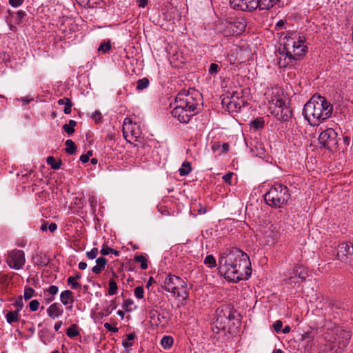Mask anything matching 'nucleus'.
<instances>
[{
  "label": "nucleus",
  "mask_w": 353,
  "mask_h": 353,
  "mask_svg": "<svg viewBox=\"0 0 353 353\" xmlns=\"http://www.w3.org/2000/svg\"><path fill=\"white\" fill-rule=\"evenodd\" d=\"M261 233L265 243L268 245L275 244L279 237L277 228L273 224L264 226L261 230Z\"/></svg>",
  "instance_id": "f8f14e48"
},
{
  "label": "nucleus",
  "mask_w": 353,
  "mask_h": 353,
  "mask_svg": "<svg viewBox=\"0 0 353 353\" xmlns=\"http://www.w3.org/2000/svg\"><path fill=\"white\" fill-rule=\"evenodd\" d=\"M112 45L110 40L102 42L98 48V51L102 53H106L111 49Z\"/></svg>",
  "instance_id": "473e14b6"
},
{
  "label": "nucleus",
  "mask_w": 353,
  "mask_h": 353,
  "mask_svg": "<svg viewBox=\"0 0 353 353\" xmlns=\"http://www.w3.org/2000/svg\"><path fill=\"white\" fill-rule=\"evenodd\" d=\"M66 334L70 338H74L79 335V332L78 330V325L77 324L71 325L66 331Z\"/></svg>",
  "instance_id": "c756f323"
},
{
  "label": "nucleus",
  "mask_w": 353,
  "mask_h": 353,
  "mask_svg": "<svg viewBox=\"0 0 353 353\" xmlns=\"http://www.w3.org/2000/svg\"><path fill=\"white\" fill-rule=\"evenodd\" d=\"M252 127L254 130L262 128L264 125V121L261 119H256L252 121Z\"/></svg>",
  "instance_id": "37998d69"
},
{
  "label": "nucleus",
  "mask_w": 353,
  "mask_h": 353,
  "mask_svg": "<svg viewBox=\"0 0 353 353\" xmlns=\"http://www.w3.org/2000/svg\"><path fill=\"white\" fill-rule=\"evenodd\" d=\"M6 319L9 324L17 323L20 320L19 312L17 311H10L6 315Z\"/></svg>",
  "instance_id": "4be33fe9"
},
{
  "label": "nucleus",
  "mask_w": 353,
  "mask_h": 353,
  "mask_svg": "<svg viewBox=\"0 0 353 353\" xmlns=\"http://www.w3.org/2000/svg\"><path fill=\"white\" fill-rule=\"evenodd\" d=\"M57 228V225L56 223H52L49 225L48 226V229L51 232H54Z\"/></svg>",
  "instance_id": "e2e57ef3"
},
{
  "label": "nucleus",
  "mask_w": 353,
  "mask_h": 353,
  "mask_svg": "<svg viewBox=\"0 0 353 353\" xmlns=\"http://www.w3.org/2000/svg\"><path fill=\"white\" fill-rule=\"evenodd\" d=\"M76 125L77 122L74 120H70L68 123L63 125V129L68 135H72L75 131Z\"/></svg>",
  "instance_id": "cd10ccee"
},
{
  "label": "nucleus",
  "mask_w": 353,
  "mask_h": 353,
  "mask_svg": "<svg viewBox=\"0 0 353 353\" xmlns=\"http://www.w3.org/2000/svg\"><path fill=\"white\" fill-rule=\"evenodd\" d=\"M332 110V105L325 97L314 95L305 104L303 114L311 125L316 126L330 118Z\"/></svg>",
  "instance_id": "7ed1b4c3"
},
{
  "label": "nucleus",
  "mask_w": 353,
  "mask_h": 353,
  "mask_svg": "<svg viewBox=\"0 0 353 353\" xmlns=\"http://www.w3.org/2000/svg\"><path fill=\"white\" fill-rule=\"evenodd\" d=\"M351 338L349 331L342 329H337L334 343L337 345L339 350H343L348 345Z\"/></svg>",
  "instance_id": "ddd939ff"
},
{
  "label": "nucleus",
  "mask_w": 353,
  "mask_h": 353,
  "mask_svg": "<svg viewBox=\"0 0 353 353\" xmlns=\"http://www.w3.org/2000/svg\"><path fill=\"white\" fill-rule=\"evenodd\" d=\"M150 81L148 78H143L137 81V90H143L149 85Z\"/></svg>",
  "instance_id": "ea45409f"
},
{
  "label": "nucleus",
  "mask_w": 353,
  "mask_h": 353,
  "mask_svg": "<svg viewBox=\"0 0 353 353\" xmlns=\"http://www.w3.org/2000/svg\"><path fill=\"white\" fill-rule=\"evenodd\" d=\"M14 305L17 307L15 311L20 312L22 310V309L23 307V297L21 296H19L17 297V299L14 303Z\"/></svg>",
  "instance_id": "c03bdc74"
},
{
  "label": "nucleus",
  "mask_w": 353,
  "mask_h": 353,
  "mask_svg": "<svg viewBox=\"0 0 353 353\" xmlns=\"http://www.w3.org/2000/svg\"><path fill=\"white\" fill-rule=\"evenodd\" d=\"M24 0H9V3L11 6L17 8L22 5Z\"/></svg>",
  "instance_id": "864d4df0"
},
{
  "label": "nucleus",
  "mask_w": 353,
  "mask_h": 353,
  "mask_svg": "<svg viewBox=\"0 0 353 353\" xmlns=\"http://www.w3.org/2000/svg\"><path fill=\"white\" fill-rule=\"evenodd\" d=\"M245 4H248V11H252L258 8L257 0H244Z\"/></svg>",
  "instance_id": "a19ab883"
},
{
  "label": "nucleus",
  "mask_w": 353,
  "mask_h": 353,
  "mask_svg": "<svg viewBox=\"0 0 353 353\" xmlns=\"http://www.w3.org/2000/svg\"><path fill=\"white\" fill-rule=\"evenodd\" d=\"M65 144L66 145L65 150L68 154H73L75 153L77 147L75 143L71 139H68Z\"/></svg>",
  "instance_id": "2f4dec72"
},
{
  "label": "nucleus",
  "mask_w": 353,
  "mask_h": 353,
  "mask_svg": "<svg viewBox=\"0 0 353 353\" xmlns=\"http://www.w3.org/2000/svg\"><path fill=\"white\" fill-rule=\"evenodd\" d=\"M35 296V290L30 288L26 286L24 288L23 297L26 301L30 299L32 297Z\"/></svg>",
  "instance_id": "58836bf2"
},
{
  "label": "nucleus",
  "mask_w": 353,
  "mask_h": 353,
  "mask_svg": "<svg viewBox=\"0 0 353 353\" xmlns=\"http://www.w3.org/2000/svg\"><path fill=\"white\" fill-rule=\"evenodd\" d=\"M17 17L15 19V22L17 24L21 23L22 19L26 17V12L23 10H19L17 12Z\"/></svg>",
  "instance_id": "8fccbe9b"
},
{
  "label": "nucleus",
  "mask_w": 353,
  "mask_h": 353,
  "mask_svg": "<svg viewBox=\"0 0 353 353\" xmlns=\"http://www.w3.org/2000/svg\"><path fill=\"white\" fill-rule=\"evenodd\" d=\"M204 264L208 266V268H212L216 266V261L215 258L212 255H208L204 259Z\"/></svg>",
  "instance_id": "e433bc0d"
},
{
  "label": "nucleus",
  "mask_w": 353,
  "mask_h": 353,
  "mask_svg": "<svg viewBox=\"0 0 353 353\" xmlns=\"http://www.w3.org/2000/svg\"><path fill=\"white\" fill-rule=\"evenodd\" d=\"M236 51L237 50H230V52L228 54V59L231 64H234L236 61Z\"/></svg>",
  "instance_id": "3c124183"
},
{
  "label": "nucleus",
  "mask_w": 353,
  "mask_h": 353,
  "mask_svg": "<svg viewBox=\"0 0 353 353\" xmlns=\"http://www.w3.org/2000/svg\"><path fill=\"white\" fill-rule=\"evenodd\" d=\"M46 162L54 170L59 169L62 165L61 160L59 159V161H57L55 158L52 156H50L47 158Z\"/></svg>",
  "instance_id": "a878e982"
},
{
  "label": "nucleus",
  "mask_w": 353,
  "mask_h": 353,
  "mask_svg": "<svg viewBox=\"0 0 353 353\" xmlns=\"http://www.w3.org/2000/svg\"><path fill=\"white\" fill-rule=\"evenodd\" d=\"M80 161H81L82 163H87V162L89 161L88 155L82 154V155L80 157Z\"/></svg>",
  "instance_id": "0e129e2a"
},
{
  "label": "nucleus",
  "mask_w": 353,
  "mask_h": 353,
  "mask_svg": "<svg viewBox=\"0 0 353 353\" xmlns=\"http://www.w3.org/2000/svg\"><path fill=\"white\" fill-rule=\"evenodd\" d=\"M199 101L185 90L180 92L176 97V105L172 110V115L181 123H188L191 117L198 113Z\"/></svg>",
  "instance_id": "20e7f679"
},
{
  "label": "nucleus",
  "mask_w": 353,
  "mask_h": 353,
  "mask_svg": "<svg viewBox=\"0 0 353 353\" xmlns=\"http://www.w3.org/2000/svg\"><path fill=\"white\" fill-rule=\"evenodd\" d=\"M60 301L64 305H72L74 302L73 292L69 290L61 292L60 294Z\"/></svg>",
  "instance_id": "f3484780"
},
{
  "label": "nucleus",
  "mask_w": 353,
  "mask_h": 353,
  "mask_svg": "<svg viewBox=\"0 0 353 353\" xmlns=\"http://www.w3.org/2000/svg\"><path fill=\"white\" fill-rule=\"evenodd\" d=\"M219 272L229 281L248 279L252 274L250 258L237 248L227 249L219 257Z\"/></svg>",
  "instance_id": "f257e3e1"
},
{
  "label": "nucleus",
  "mask_w": 353,
  "mask_h": 353,
  "mask_svg": "<svg viewBox=\"0 0 353 353\" xmlns=\"http://www.w3.org/2000/svg\"><path fill=\"white\" fill-rule=\"evenodd\" d=\"M92 118L95 121V122H99L101 119V113L96 110L92 115Z\"/></svg>",
  "instance_id": "4d7b16f0"
},
{
  "label": "nucleus",
  "mask_w": 353,
  "mask_h": 353,
  "mask_svg": "<svg viewBox=\"0 0 353 353\" xmlns=\"http://www.w3.org/2000/svg\"><path fill=\"white\" fill-rule=\"evenodd\" d=\"M6 262L9 268L19 270L21 269L26 263L25 252L18 249H13L8 251L6 254Z\"/></svg>",
  "instance_id": "1a4fd4ad"
},
{
  "label": "nucleus",
  "mask_w": 353,
  "mask_h": 353,
  "mask_svg": "<svg viewBox=\"0 0 353 353\" xmlns=\"http://www.w3.org/2000/svg\"><path fill=\"white\" fill-rule=\"evenodd\" d=\"M307 275V271L305 268L301 267L300 271L298 272V278L301 280L300 281H304Z\"/></svg>",
  "instance_id": "de8ad7c7"
},
{
  "label": "nucleus",
  "mask_w": 353,
  "mask_h": 353,
  "mask_svg": "<svg viewBox=\"0 0 353 353\" xmlns=\"http://www.w3.org/2000/svg\"><path fill=\"white\" fill-rule=\"evenodd\" d=\"M290 197L288 188L281 183H275L264 196L267 204L274 208L286 205Z\"/></svg>",
  "instance_id": "39448f33"
},
{
  "label": "nucleus",
  "mask_w": 353,
  "mask_h": 353,
  "mask_svg": "<svg viewBox=\"0 0 353 353\" xmlns=\"http://www.w3.org/2000/svg\"><path fill=\"white\" fill-rule=\"evenodd\" d=\"M61 325H62V321H57V323H55L54 327L55 331L57 332L60 329Z\"/></svg>",
  "instance_id": "338daca9"
},
{
  "label": "nucleus",
  "mask_w": 353,
  "mask_h": 353,
  "mask_svg": "<svg viewBox=\"0 0 353 353\" xmlns=\"http://www.w3.org/2000/svg\"><path fill=\"white\" fill-rule=\"evenodd\" d=\"M246 26V20L243 17L236 18L230 23V28L232 30L233 34H240L244 32Z\"/></svg>",
  "instance_id": "2eb2a0df"
},
{
  "label": "nucleus",
  "mask_w": 353,
  "mask_h": 353,
  "mask_svg": "<svg viewBox=\"0 0 353 353\" xmlns=\"http://www.w3.org/2000/svg\"><path fill=\"white\" fill-rule=\"evenodd\" d=\"M277 2L276 0H257L258 8L260 10H269Z\"/></svg>",
  "instance_id": "412c9836"
},
{
  "label": "nucleus",
  "mask_w": 353,
  "mask_h": 353,
  "mask_svg": "<svg viewBox=\"0 0 353 353\" xmlns=\"http://www.w3.org/2000/svg\"><path fill=\"white\" fill-rule=\"evenodd\" d=\"M174 343V339L170 336H164L161 341V344L165 349H169Z\"/></svg>",
  "instance_id": "7c9ffc66"
},
{
  "label": "nucleus",
  "mask_w": 353,
  "mask_h": 353,
  "mask_svg": "<svg viewBox=\"0 0 353 353\" xmlns=\"http://www.w3.org/2000/svg\"><path fill=\"white\" fill-rule=\"evenodd\" d=\"M68 284L71 286L73 290L77 289L81 286V284L74 280L72 276H69L67 280Z\"/></svg>",
  "instance_id": "a18cd8bd"
},
{
  "label": "nucleus",
  "mask_w": 353,
  "mask_h": 353,
  "mask_svg": "<svg viewBox=\"0 0 353 353\" xmlns=\"http://www.w3.org/2000/svg\"><path fill=\"white\" fill-rule=\"evenodd\" d=\"M123 134L127 141H130L128 140L130 137L137 141L141 134L140 126L136 123H133L130 119H125L123 125Z\"/></svg>",
  "instance_id": "9b49d317"
},
{
  "label": "nucleus",
  "mask_w": 353,
  "mask_h": 353,
  "mask_svg": "<svg viewBox=\"0 0 353 353\" xmlns=\"http://www.w3.org/2000/svg\"><path fill=\"white\" fill-rule=\"evenodd\" d=\"M288 32H292L291 31H287L286 32H281L278 33L279 37L280 40L283 43L284 41H286V39H285V36Z\"/></svg>",
  "instance_id": "680f3d73"
},
{
  "label": "nucleus",
  "mask_w": 353,
  "mask_h": 353,
  "mask_svg": "<svg viewBox=\"0 0 353 353\" xmlns=\"http://www.w3.org/2000/svg\"><path fill=\"white\" fill-rule=\"evenodd\" d=\"M39 302L37 300H32L29 303V307L31 312H35L39 309Z\"/></svg>",
  "instance_id": "603ef678"
},
{
  "label": "nucleus",
  "mask_w": 353,
  "mask_h": 353,
  "mask_svg": "<svg viewBox=\"0 0 353 353\" xmlns=\"http://www.w3.org/2000/svg\"><path fill=\"white\" fill-rule=\"evenodd\" d=\"M134 296L138 299H142L144 297V289L143 286H138L134 289Z\"/></svg>",
  "instance_id": "79ce46f5"
},
{
  "label": "nucleus",
  "mask_w": 353,
  "mask_h": 353,
  "mask_svg": "<svg viewBox=\"0 0 353 353\" xmlns=\"http://www.w3.org/2000/svg\"><path fill=\"white\" fill-rule=\"evenodd\" d=\"M99 251L97 248H92L90 251L86 252V256L89 259H94L98 255Z\"/></svg>",
  "instance_id": "49530a36"
},
{
  "label": "nucleus",
  "mask_w": 353,
  "mask_h": 353,
  "mask_svg": "<svg viewBox=\"0 0 353 353\" xmlns=\"http://www.w3.org/2000/svg\"><path fill=\"white\" fill-rule=\"evenodd\" d=\"M192 170L190 163L185 161L179 170V174L182 176L188 175Z\"/></svg>",
  "instance_id": "bb28decb"
},
{
  "label": "nucleus",
  "mask_w": 353,
  "mask_h": 353,
  "mask_svg": "<svg viewBox=\"0 0 353 353\" xmlns=\"http://www.w3.org/2000/svg\"><path fill=\"white\" fill-rule=\"evenodd\" d=\"M134 261L141 263V268L142 270H146L148 268L147 259L143 255H136L134 256Z\"/></svg>",
  "instance_id": "f704fd0d"
},
{
  "label": "nucleus",
  "mask_w": 353,
  "mask_h": 353,
  "mask_svg": "<svg viewBox=\"0 0 353 353\" xmlns=\"http://www.w3.org/2000/svg\"><path fill=\"white\" fill-rule=\"evenodd\" d=\"M59 105H65L63 112L65 114H68L71 112V108L72 106V102L70 99L64 97L58 101Z\"/></svg>",
  "instance_id": "5701e85b"
},
{
  "label": "nucleus",
  "mask_w": 353,
  "mask_h": 353,
  "mask_svg": "<svg viewBox=\"0 0 353 353\" xmlns=\"http://www.w3.org/2000/svg\"><path fill=\"white\" fill-rule=\"evenodd\" d=\"M78 266L80 270H83L87 268V263L85 262H80Z\"/></svg>",
  "instance_id": "774afa93"
},
{
  "label": "nucleus",
  "mask_w": 353,
  "mask_h": 353,
  "mask_svg": "<svg viewBox=\"0 0 353 353\" xmlns=\"http://www.w3.org/2000/svg\"><path fill=\"white\" fill-rule=\"evenodd\" d=\"M32 260L37 265H47L50 261L46 254L41 253L33 255Z\"/></svg>",
  "instance_id": "6ab92c4d"
},
{
  "label": "nucleus",
  "mask_w": 353,
  "mask_h": 353,
  "mask_svg": "<svg viewBox=\"0 0 353 353\" xmlns=\"http://www.w3.org/2000/svg\"><path fill=\"white\" fill-rule=\"evenodd\" d=\"M268 108L276 120L280 121H288L292 117V111L286 105L283 99L275 97L269 102Z\"/></svg>",
  "instance_id": "0eeeda50"
},
{
  "label": "nucleus",
  "mask_w": 353,
  "mask_h": 353,
  "mask_svg": "<svg viewBox=\"0 0 353 353\" xmlns=\"http://www.w3.org/2000/svg\"><path fill=\"white\" fill-rule=\"evenodd\" d=\"M230 6L241 11H248V4H245L244 0H230Z\"/></svg>",
  "instance_id": "aec40b11"
},
{
  "label": "nucleus",
  "mask_w": 353,
  "mask_h": 353,
  "mask_svg": "<svg viewBox=\"0 0 353 353\" xmlns=\"http://www.w3.org/2000/svg\"><path fill=\"white\" fill-rule=\"evenodd\" d=\"M123 307L125 310V311L131 312L135 309L136 306H134L133 300L128 299L124 301Z\"/></svg>",
  "instance_id": "4c0bfd02"
},
{
  "label": "nucleus",
  "mask_w": 353,
  "mask_h": 353,
  "mask_svg": "<svg viewBox=\"0 0 353 353\" xmlns=\"http://www.w3.org/2000/svg\"><path fill=\"white\" fill-rule=\"evenodd\" d=\"M283 42V49L276 54L277 65L279 68H295L298 61L306 54L307 47L304 44L305 38L298 32H288Z\"/></svg>",
  "instance_id": "f03ea898"
},
{
  "label": "nucleus",
  "mask_w": 353,
  "mask_h": 353,
  "mask_svg": "<svg viewBox=\"0 0 353 353\" xmlns=\"http://www.w3.org/2000/svg\"><path fill=\"white\" fill-rule=\"evenodd\" d=\"M102 255H108L110 254H113L117 256H119L120 254V252L116 250H114L110 247H108L106 244H103L102 248L100 251Z\"/></svg>",
  "instance_id": "c85d7f7f"
},
{
  "label": "nucleus",
  "mask_w": 353,
  "mask_h": 353,
  "mask_svg": "<svg viewBox=\"0 0 353 353\" xmlns=\"http://www.w3.org/2000/svg\"><path fill=\"white\" fill-rule=\"evenodd\" d=\"M104 327L112 332H117L119 330L117 327L112 326L109 323H105Z\"/></svg>",
  "instance_id": "6e6d98bb"
},
{
  "label": "nucleus",
  "mask_w": 353,
  "mask_h": 353,
  "mask_svg": "<svg viewBox=\"0 0 353 353\" xmlns=\"http://www.w3.org/2000/svg\"><path fill=\"white\" fill-rule=\"evenodd\" d=\"M164 289L173 295L186 300L189 296L187 283L179 276L168 275L164 281Z\"/></svg>",
  "instance_id": "423d86ee"
},
{
  "label": "nucleus",
  "mask_w": 353,
  "mask_h": 353,
  "mask_svg": "<svg viewBox=\"0 0 353 353\" xmlns=\"http://www.w3.org/2000/svg\"><path fill=\"white\" fill-rule=\"evenodd\" d=\"M232 175H233V173L232 172H228L227 174H225L223 176V181L225 182V183H231V179H232Z\"/></svg>",
  "instance_id": "bf43d9fd"
},
{
  "label": "nucleus",
  "mask_w": 353,
  "mask_h": 353,
  "mask_svg": "<svg viewBox=\"0 0 353 353\" xmlns=\"http://www.w3.org/2000/svg\"><path fill=\"white\" fill-rule=\"evenodd\" d=\"M117 308V304L115 300H112L110 304L108 307H104L103 310L99 313L101 316H108L114 310Z\"/></svg>",
  "instance_id": "b1692460"
},
{
  "label": "nucleus",
  "mask_w": 353,
  "mask_h": 353,
  "mask_svg": "<svg viewBox=\"0 0 353 353\" xmlns=\"http://www.w3.org/2000/svg\"><path fill=\"white\" fill-rule=\"evenodd\" d=\"M319 141L325 148L335 150L338 147V134L332 128H327L319 134Z\"/></svg>",
  "instance_id": "9d476101"
},
{
  "label": "nucleus",
  "mask_w": 353,
  "mask_h": 353,
  "mask_svg": "<svg viewBox=\"0 0 353 353\" xmlns=\"http://www.w3.org/2000/svg\"><path fill=\"white\" fill-rule=\"evenodd\" d=\"M219 69H220V68L216 63H212L210 64V66L208 70V72L211 75H215L217 74Z\"/></svg>",
  "instance_id": "09e8293b"
},
{
  "label": "nucleus",
  "mask_w": 353,
  "mask_h": 353,
  "mask_svg": "<svg viewBox=\"0 0 353 353\" xmlns=\"http://www.w3.org/2000/svg\"><path fill=\"white\" fill-rule=\"evenodd\" d=\"M97 0H76L77 3L83 7L94 8L97 4Z\"/></svg>",
  "instance_id": "c9c22d12"
},
{
  "label": "nucleus",
  "mask_w": 353,
  "mask_h": 353,
  "mask_svg": "<svg viewBox=\"0 0 353 353\" xmlns=\"http://www.w3.org/2000/svg\"><path fill=\"white\" fill-rule=\"evenodd\" d=\"M108 294L110 296L116 294L118 290L116 281L114 279H110L108 282Z\"/></svg>",
  "instance_id": "72a5a7b5"
},
{
  "label": "nucleus",
  "mask_w": 353,
  "mask_h": 353,
  "mask_svg": "<svg viewBox=\"0 0 353 353\" xmlns=\"http://www.w3.org/2000/svg\"><path fill=\"white\" fill-rule=\"evenodd\" d=\"M63 310L59 303H54L47 309V314L51 319H56L61 316Z\"/></svg>",
  "instance_id": "dca6fc26"
},
{
  "label": "nucleus",
  "mask_w": 353,
  "mask_h": 353,
  "mask_svg": "<svg viewBox=\"0 0 353 353\" xmlns=\"http://www.w3.org/2000/svg\"><path fill=\"white\" fill-rule=\"evenodd\" d=\"M107 262V259L103 257L98 258L96 260L97 265L92 268V271L94 274H100L103 270H104Z\"/></svg>",
  "instance_id": "a211bd4d"
},
{
  "label": "nucleus",
  "mask_w": 353,
  "mask_h": 353,
  "mask_svg": "<svg viewBox=\"0 0 353 353\" xmlns=\"http://www.w3.org/2000/svg\"><path fill=\"white\" fill-rule=\"evenodd\" d=\"M336 258L341 263L353 268V243L343 242L336 248Z\"/></svg>",
  "instance_id": "6e6552de"
},
{
  "label": "nucleus",
  "mask_w": 353,
  "mask_h": 353,
  "mask_svg": "<svg viewBox=\"0 0 353 353\" xmlns=\"http://www.w3.org/2000/svg\"><path fill=\"white\" fill-rule=\"evenodd\" d=\"M59 288L57 285H50L46 289L44 292L46 294L50 295V298H48V302H51L54 300V296L58 293Z\"/></svg>",
  "instance_id": "393cba45"
},
{
  "label": "nucleus",
  "mask_w": 353,
  "mask_h": 353,
  "mask_svg": "<svg viewBox=\"0 0 353 353\" xmlns=\"http://www.w3.org/2000/svg\"><path fill=\"white\" fill-rule=\"evenodd\" d=\"M285 21H283V20L279 21L276 24L275 30H280L285 28Z\"/></svg>",
  "instance_id": "13d9d810"
},
{
  "label": "nucleus",
  "mask_w": 353,
  "mask_h": 353,
  "mask_svg": "<svg viewBox=\"0 0 353 353\" xmlns=\"http://www.w3.org/2000/svg\"><path fill=\"white\" fill-rule=\"evenodd\" d=\"M148 3V0H139V6L141 8H144Z\"/></svg>",
  "instance_id": "69168bd1"
},
{
  "label": "nucleus",
  "mask_w": 353,
  "mask_h": 353,
  "mask_svg": "<svg viewBox=\"0 0 353 353\" xmlns=\"http://www.w3.org/2000/svg\"><path fill=\"white\" fill-rule=\"evenodd\" d=\"M301 267L299 266H295L292 271V276H290V279L292 280L296 276H298V272L300 271Z\"/></svg>",
  "instance_id": "052dcab7"
},
{
  "label": "nucleus",
  "mask_w": 353,
  "mask_h": 353,
  "mask_svg": "<svg viewBox=\"0 0 353 353\" xmlns=\"http://www.w3.org/2000/svg\"><path fill=\"white\" fill-rule=\"evenodd\" d=\"M272 326H273L274 330L276 332H279L283 326V323L281 321L278 320V321H275V323L273 324Z\"/></svg>",
  "instance_id": "5fc2aeb1"
},
{
  "label": "nucleus",
  "mask_w": 353,
  "mask_h": 353,
  "mask_svg": "<svg viewBox=\"0 0 353 353\" xmlns=\"http://www.w3.org/2000/svg\"><path fill=\"white\" fill-rule=\"evenodd\" d=\"M244 105L243 100L240 99L239 94L233 92L230 101L227 103V107L230 112H238Z\"/></svg>",
  "instance_id": "4468645a"
}]
</instances>
